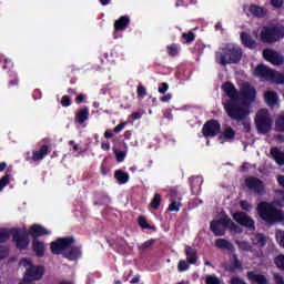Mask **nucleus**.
I'll use <instances>...</instances> for the list:
<instances>
[{
    "label": "nucleus",
    "instance_id": "obj_1",
    "mask_svg": "<svg viewBox=\"0 0 284 284\" xmlns=\"http://www.w3.org/2000/svg\"><path fill=\"white\" fill-rule=\"evenodd\" d=\"M222 90L226 97L231 99L223 102L222 105L232 121L241 122L244 121L246 116H250V110L239 102V91L236 90V87H234V83L225 82L222 85Z\"/></svg>",
    "mask_w": 284,
    "mask_h": 284
},
{
    "label": "nucleus",
    "instance_id": "obj_2",
    "mask_svg": "<svg viewBox=\"0 0 284 284\" xmlns=\"http://www.w3.org/2000/svg\"><path fill=\"white\" fill-rule=\"evenodd\" d=\"M74 237H62L51 243L52 254H63L69 261H77L81 256V250L72 246Z\"/></svg>",
    "mask_w": 284,
    "mask_h": 284
},
{
    "label": "nucleus",
    "instance_id": "obj_3",
    "mask_svg": "<svg viewBox=\"0 0 284 284\" xmlns=\"http://www.w3.org/2000/svg\"><path fill=\"white\" fill-rule=\"evenodd\" d=\"M215 59L220 65L241 63V59H243V49L234 44H227L226 47L222 48L221 52L215 54Z\"/></svg>",
    "mask_w": 284,
    "mask_h": 284
},
{
    "label": "nucleus",
    "instance_id": "obj_4",
    "mask_svg": "<svg viewBox=\"0 0 284 284\" xmlns=\"http://www.w3.org/2000/svg\"><path fill=\"white\" fill-rule=\"evenodd\" d=\"M11 234H13V241L18 250H26V247H28L30 240H28L26 229H13L11 231L0 229V243H6Z\"/></svg>",
    "mask_w": 284,
    "mask_h": 284
},
{
    "label": "nucleus",
    "instance_id": "obj_5",
    "mask_svg": "<svg viewBox=\"0 0 284 284\" xmlns=\"http://www.w3.org/2000/svg\"><path fill=\"white\" fill-rule=\"evenodd\" d=\"M225 227H229L233 234H241V227L223 213L219 220L211 223V230L215 236H225Z\"/></svg>",
    "mask_w": 284,
    "mask_h": 284
},
{
    "label": "nucleus",
    "instance_id": "obj_6",
    "mask_svg": "<svg viewBox=\"0 0 284 284\" xmlns=\"http://www.w3.org/2000/svg\"><path fill=\"white\" fill-rule=\"evenodd\" d=\"M262 43H277L284 39V27L278 24L264 26L260 33Z\"/></svg>",
    "mask_w": 284,
    "mask_h": 284
},
{
    "label": "nucleus",
    "instance_id": "obj_7",
    "mask_svg": "<svg viewBox=\"0 0 284 284\" xmlns=\"http://www.w3.org/2000/svg\"><path fill=\"white\" fill-rule=\"evenodd\" d=\"M255 128L258 134H270L272 132V125H274V120L267 109H260L255 115Z\"/></svg>",
    "mask_w": 284,
    "mask_h": 284
},
{
    "label": "nucleus",
    "instance_id": "obj_8",
    "mask_svg": "<svg viewBox=\"0 0 284 284\" xmlns=\"http://www.w3.org/2000/svg\"><path fill=\"white\" fill-rule=\"evenodd\" d=\"M257 212L263 221L266 223H276L278 221H283V212L276 210L274 204H270L266 202H262L257 206Z\"/></svg>",
    "mask_w": 284,
    "mask_h": 284
},
{
    "label": "nucleus",
    "instance_id": "obj_9",
    "mask_svg": "<svg viewBox=\"0 0 284 284\" xmlns=\"http://www.w3.org/2000/svg\"><path fill=\"white\" fill-rule=\"evenodd\" d=\"M21 267H24V278L29 281H41L43 278V266L32 264V260L22 258L20 261Z\"/></svg>",
    "mask_w": 284,
    "mask_h": 284
},
{
    "label": "nucleus",
    "instance_id": "obj_10",
    "mask_svg": "<svg viewBox=\"0 0 284 284\" xmlns=\"http://www.w3.org/2000/svg\"><path fill=\"white\" fill-rule=\"evenodd\" d=\"M202 134L204 139H214L221 134V122L216 119L206 121L202 126Z\"/></svg>",
    "mask_w": 284,
    "mask_h": 284
},
{
    "label": "nucleus",
    "instance_id": "obj_11",
    "mask_svg": "<svg viewBox=\"0 0 284 284\" xmlns=\"http://www.w3.org/2000/svg\"><path fill=\"white\" fill-rule=\"evenodd\" d=\"M263 57L265 61H268V63H272V65H283L284 63L283 55L278 54V52L272 49L263 50Z\"/></svg>",
    "mask_w": 284,
    "mask_h": 284
},
{
    "label": "nucleus",
    "instance_id": "obj_12",
    "mask_svg": "<svg viewBox=\"0 0 284 284\" xmlns=\"http://www.w3.org/2000/svg\"><path fill=\"white\" fill-rule=\"evenodd\" d=\"M234 221L239 223L240 225H243V227H247V230H255L254 220L250 217V215L245 214L244 212H237L233 214Z\"/></svg>",
    "mask_w": 284,
    "mask_h": 284
},
{
    "label": "nucleus",
    "instance_id": "obj_13",
    "mask_svg": "<svg viewBox=\"0 0 284 284\" xmlns=\"http://www.w3.org/2000/svg\"><path fill=\"white\" fill-rule=\"evenodd\" d=\"M274 74V70L270 69L265 64H258L254 70V75L260 79H265V81H272V77Z\"/></svg>",
    "mask_w": 284,
    "mask_h": 284
},
{
    "label": "nucleus",
    "instance_id": "obj_14",
    "mask_svg": "<svg viewBox=\"0 0 284 284\" xmlns=\"http://www.w3.org/2000/svg\"><path fill=\"white\" fill-rule=\"evenodd\" d=\"M246 16L254 17L255 19H265L267 17V9L258 4H251L247 8Z\"/></svg>",
    "mask_w": 284,
    "mask_h": 284
},
{
    "label": "nucleus",
    "instance_id": "obj_15",
    "mask_svg": "<svg viewBox=\"0 0 284 284\" xmlns=\"http://www.w3.org/2000/svg\"><path fill=\"white\" fill-rule=\"evenodd\" d=\"M241 97L245 103H254L256 101V89L246 84L241 89Z\"/></svg>",
    "mask_w": 284,
    "mask_h": 284
},
{
    "label": "nucleus",
    "instance_id": "obj_16",
    "mask_svg": "<svg viewBox=\"0 0 284 284\" xmlns=\"http://www.w3.org/2000/svg\"><path fill=\"white\" fill-rule=\"evenodd\" d=\"M246 186L248 187V190H252L257 194H265V186L263 185V182L256 178L247 179Z\"/></svg>",
    "mask_w": 284,
    "mask_h": 284
},
{
    "label": "nucleus",
    "instance_id": "obj_17",
    "mask_svg": "<svg viewBox=\"0 0 284 284\" xmlns=\"http://www.w3.org/2000/svg\"><path fill=\"white\" fill-rule=\"evenodd\" d=\"M88 119H90V108L84 106V108L80 109L79 111H77L75 118H74V123H77L78 125H83V123H85V121H88Z\"/></svg>",
    "mask_w": 284,
    "mask_h": 284
},
{
    "label": "nucleus",
    "instance_id": "obj_18",
    "mask_svg": "<svg viewBox=\"0 0 284 284\" xmlns=\"http://www.w3.org/2000/svg\"><path fill=\"white\" fill-rule=\"evenodd\" d=\"M29 234L37 239L39 236H48V234H51V232L43 227L41 224H34L30 227Z\"/></svg>",
    "mask_w": 284,
    "mask_h": 284
},
{
    "label": "nucleus",
    "instance_id": "obj_19",
    "mask_svg": "<svg viewBox=\"0 0 284 284\" xmlns=\"http://www.w3.org/2000/svg\"><path fill=\"white\" fill-rule=\"evenodd\" d=\"M130 26V17L122 16L120 19L114 21V32H123V30H128Z\"/></svg>",
    "mask_w": 284,
    "mask_h": 284
},
{
    "label": "nucleus",
    "instance_id": "obj_20",
    "mask_svg": "<svg viewBox=\"0 0 284 284\" xmlns=\"http://www.w3.org/2000/svg\"><path fill=\"white\" fill-rule=\"evenodd\" d=\"M264 100L268 108H275L278 105V93L276 91H265Z\"/></svg>",
    "mask_w": 284,
    "mask_h": 284
},
{
    "label": "nucleus",
    "instance_id": "obj_21",
    "mask_svg": "<svg viewBox=\"0 0 284 284\" xmlns=\"http://www.w3.org/2000/svg\"><path fill=\"white\" fill-rule=\"evenodd\" d=\"M240 37L245 48H248V50H255L256 40H254L252 36H250L247 32H242Z\"/></svg>",
    "mask_w": 284,
    "mask_h": 284
},
{
    "label": "nucleus",
    "instance_id": "obj_22",
    "mask_svg": "<svg viewBox=\"0 0 284 284\" xmlns=\"http://www.w3.org/2000/svg\"><path fill=\"white\" fill-rule=\"evenodd\" d=\"M184 254L190 265H196V261H199V254L192 246H186L184 250Z\"/></svg>",
    "mask_w": 284,
    "mask_h": 284
},
{
    "label": "nucleus",
    "instance_id": "obj_23",
    "mask_svg": "<svg viewBox=\"0 0 284 284\" xmlns=\"http://www.w3.org/2000/svg\"><path fill=\"white\" fill-rule=\"evenodd\" d=\"M236 138V131L232 126H226L224 131L219 135V139L222 141H234Z\"/></svg>",
    "mask_w": 284,
    "mask_h": 284
},
{
    "label": "nucleus",
    "instance_id": "obj_24",
    "mask_svg": "<svg viewBox=\"0 0 284 284\" xmlns=\"http://www.w3.org/2000/svg\"><path fill=\"white\" fill-rule=\"evenodd\" d=\"M33 252H36V256H44L45 255V243L34 239L32 242Z\"/></svg>",
    "mask_w": 284,
    "mask_h": 284
},
{
    "label": "nucleus",
    "instance_id": "obj_25",
    "mask_svg": "<svg viewBox=\"0 0 284 284\" xmlns=\"http://www.w3.org/2000/svg\"><path fill=\"white\" fill-rule=\"evenodd\" d=\"M247 276H248V281H251V283L267 284V277H265L264 275L256 274L254 272H248Z\"/></svg>",
    "mask_w": 284,
    "mask_h": 284
},
{
    "label": "nucleus",
    "instance_id": "obj_26",
    "mask_svg": "<svg viewBox=\"0 0 284 284\" xmlns=\"http://www.w3.org/2000/svg\"><path fill=\"white\" fill-rule=\"evenodd\" d=\"M50 152V146L42 145L39 151L33 152V161H41L43 158L48 156V153Z\"/></svg>",
    "mask_w": 284,
    "mask_h": 284
},
{
    "label": "nucleus",
    "instance_id": "obj_27",
    "mask_svg": "<svg viewBox=\"0 0 284 284\" xmlns=\"http://www.w3.org/2000/svg\"><path fill=\"white\" fill-rule=\"evenodd\" d=\"M251 241L253 245H256L257 247H265V243H267V240L263 234L252 235Z\"/></svg>",
    "mask_w": 284,
    "mask_h": 284
},
{
    "label": "nucleus",
    "instance_id": "obj_28",
    "mask_svg": "<svg viewBox=\"0 0 284 284\" xmlns=\"http://www.w3.org/2000/svg\"><path fill=\"white\" fill-rule=\"evenodd\" d=\"M215 246H217L220 250H227L229 252H232V250H234V245H232V243L227 242V240L225 239L216 240Z\"/></svg>",
    "mask_w": 284,
    "mask_h": 284
},
{
    "label": "nucleus",
    "instance_id": "obj_29",
    "mask_svg": "<svg viewBox=\"0 0 284 284\" xmlns=\"http://www.w3.org/2000/svg\"><path fill=\"white\" fill-rule=\"evenodd\" d=\"M271 156L276 161L278 165H284V154L278 149L271 150Z\"/></svg>",
    "mask_w": 284,
    "mask_h": 284
},
{
    "label": "nucleus",
    "instance_id": "obj_30",
    "mask_svg": "<svg viewBox=\"0 0 284 284\" xmlns=\"http://www.w3.org/2000/svg\"><path fill=\"white\" fill-rule=\"evenodd\" d=\"M0 61H3L2 70H7L8 74H12V68H14V62L12 60L3 58V55L0 54Z\"/></svg>",
    "mask_w": 284,
    "mask_h": 284
},
{
    "label": "nucleus",
    "instance_id": "obj_31",
    "mask_svg": "<svg viewBox=\"0 0 284 284\" xmlns=\"http://www.w3.org/2000/svg\"><path fill=\"white\" fill-rule=\"evenodd\" d=\"M271 81L273 83H276V85H284V72L281 73L278 71H273V75L271 78Z\"/></svg>",
    "mask_w": 284,
    "mask_h": 284
},
{
    "label": "nucleus",
    "instance_id": "obj_32",
    "mask_svg": "<svg viewBox=\"0 0 284 284\" xmlns=\"http://www.w3.org/2000/svg\"><path fill=\"white\" fill-rule=\"evenodd\" d=\"M114 176L119 183H128L130 181V174L123 171H115Z\"/></svg>",
    "mask_w": 284,
    "mask_h": 284
},
{
    "label": "nucleus",
    "instance_id": "obj_33",
    "mask_svg": "<svg viewBox=\"0 0 284 284\" xmlns=\"http://www.w3.org/2000/svg\"><path fill=\"white\" fill-rule=\"evenodd\" d=\"M169 57H176L179 54V50H181V44L172 43L166 47Z\"/></svg>",
    "mask_w": 284,
    "mask_h": 284
},
{
    "label": "nucleus",
    "instance_id": "obj_34",
    "mask_svg": "<svg viewBox=\"0 0 284 284\" xmlns=\"http://www.w3.org/2000/svg\"><path fill=\"white\" fill-rule=\"evenodd\" d=\"M275 130L276 132H284V114H280L275 119Z\"/></svg>",
    "mask_w": 284,
    "mask_h": 284
},
{
    "label": "nucleus",
    "instance_id": "obj_35",
    "mask_svg": "<svg viewBox=\"0 0 284 284\" xmlns=\"http://www.w3.org/2000/svg\"><path fill=\"white\" fill-rule=\"evenodd\" d=\"M9 77H10V80L8 83V88H14L16 85H19V75L17 74V72H11Z\"/></svg>",
    "mask_w": 284,
    "mask_h": 284
},
{
    "label": "nucleus",
    "instance_id": "obj_36",
    "mask_svg": "<svg viewBox=\"0 0 284 284\" xmlns=\"http://www.w3.org/2000/svg\"><path fill=\"white\" fill-rule=\"evenodd\" d=\"M273 205H275L276 207H284V192L283 191L278 192L277 197L273 202Z\"/></svg>",
    "mask_w": 284,
    "mask_h": 284
},
{
    "label": "nucleus",
    "instance_id": "obj_37",
    "mask_svg": "<svg viewBox=\"0 0 284 284\" xmlns=\"http://www.w3.org/2000/svg\"><path fill=\"white\" fill-rule=\"evenodd\" d=\"M136 93H138V99H145V97H148V89L143 87V84H139Z\"/></svg>",
    "mask_w": 284,
    "mask_h": 284
},
{
    "label": "nucleus",
    "instance_id": "obj_38",
    "mask_svg": "<svg viewBox=\"0 0 284 284\" xmlns=\"http://www.w3.org/2000/svg\"><path fill=\"white\" fill-rule=\"evenodd\" d=\"M182 39H184L186 43H192L195 41L196 34H194L192 31H189L187 33H182Z\"/></svg>",
    "mask_w": 284,
    "mask_h": 284
},
{
    "label": "nucleus",
    "instance_id": "obj_39",
    "mask_svg": "<svg viewBox=\"0 0 284 284\" xmlns=\"http://www.w3.org/2000/svg\"><path fill=\"white\" fill-rule=\"evenodd\" d=\"M159 205H161V195L159 193H155L151 202V207H153V210H159Z\"/></svg>",
    "mask_w": 284,
    "mask_h": 284
},
{
    "label": "nucleus",
    "instance_id": "obj_40",
    "mask_svg": "<svg viewBox=\"0 0 284 284\" xmlns=\"http://www.w3.org/2000/svg\"><path fill=\"white\" fill-rule=\"evenodd\" d=\"M186 270H190V264L187 263V260H182L178 264V271L179 272H186Z\"/></svg>",
    "mask_w": 284,
    "mask_h": 284
},
{
    "label": "nucleus",
    "instance_id": "obj_41",
    "mask_svg": "<svg viewBox=\"0 0 284 284\" xmlns=\"http://www.w3.org/2000/svg\"><path fill=\"white\" fill-rule=\"evenodd\" d=\"M62 108H70L72 105V99L70 95H63L60 101Z\"/></svg>",
    "mask_w": 284,
    "mask_h": 284
},
{
    "label": "nucleus",
    "instance_id": "obj_42",
    "mask_svg": "<svg viewBox=\"0 0 284 284\" xmlns=\"http://www.w3.org/2000/svg\"><path fill=\"white\" fill-rule=\"evenodd\" d=\"M274 263L278 270L284 271V255L276 256Z\"/></svg>",
    "mask_w": 284,
    "mask_h": 284
},
{
    "label": "nucleus",
    "instance_id": "obj_43",
    "mask_svg": "<svg viewBox=\"0 0 284 284\" xmlns=\"http://www.w3.org/2000/svg\"><path fill=\"white\" fill-rule=\"evenodd\" d=\"M237 245L243 252H252V245L245 241L237 242Z\"/></svg>",
    "mask_w": 284,
    "mask_h": 284
},
{
    "label": "nucleus",
    "instance_id": "obj_44",
    "mask_svg": "<svg viewBox=\"0 0 284 284\" xmlns=\"http://www.w3.org/2000/svg\"><path fill=\"white\" fill-rule=\"evenodd\" d=\"M114 152H115L116 161L119 163H121L125 160V156L128 154L125 151H119V150L114 149Z\"/></svg>",
    "mask_w": 284,
    "mask_h": 284
},
{
    "label": "nucleus",
    "instance_id": "obj_45",
    "mask_svg": "<svg viewBox=\"0 0 284 284\" xmlns=\"http://www.w3.org/2000/svg\"><path fill=\"white\" fill-rule=\"evenodd\" d=\"M275 236L280 246L284 248V231H276Z\"/></svg>",
    "mask_w": 284,
    "mask_h": 284
},
{
    "label": "nucleus",
    "instance_id": "obj_46",
    "mask_svg": "<svg viewBox=\"0 0 284 284\" xmlns=\"http://www.w3.org/2000/svg\"><path fill=\"white\" fill-rule=\"evenodd\" d=\"M8 183H10V174H7V175L1 178V180H0V192L3 191V187H6V185H8Z\"/></svg>",
    "mask_w": 284,
    "mask_h": 284
},
{
    "label": "nucleus",
    "instance_id": "obj_47",
    "mask_svg": "<svg viewBox=\"0 0 284 284\" xmlns=\"http://www.w3.org/2000/svg\"><path fill=\"white\" fill-rule=\"evenodd\" d=\"M206 284H221V280L214 275H209L206 277Z\"/></svg>",
    "mask_w": 284,
    "mask_h": 284
},
{
    "label": "nucleus",
    "instance_id": "obj_48",
    "mask_svg": "<svg viewBox=\"0 0 284 284\" xmlns=\"http://www.w3.org/2000/svg\"><path fill=\"white\" fill-rule=\"evenodd\" d=\"M9 254H10V251H8V247L0 246V261L1 258H8Z\"/></svg>",
    "mask_w": 284,
    "mask_h": 284
},
{
    "label": "nucleus",
    "instance_id": "obj_49",
    "mask_svg": "<svg viewBox=\"0 0 284 284\" xmlns=\"http://www.w3.org/2000/svg\"><path fill=\"white\" fill-rule=\"evenodd\" d=\"M181 205L179 204V202L173 201L170 205H169V212H179Z\"/></svg>",
    "mask_w": 284,
    "mask_h": 284
},
{
    "label": "nucleus",
    "instance_id": "obj_50",
    "mask_svg": "<svg viewBox=\"0 0 284 284\" xmlns=\"http://www.w3.org/2000/svg\"><path fill=\"white\" fill-rule=\"evenodd\" d=\"M85 99H87V95L84 93H80L74 99V102L77 103V105H81V103L85 102Z\"/></svg>",
    "mask_w": 284,
    "mask_h": 284
},
{
    "label": "nucleus",
    "instance_id": "obj_51",
    "mask_svg": "<svg viewBox=\"0 0 284 284\" xmlns=\"http://www.w3.org/2000/svg\"><path fill=\"white\" fill-rule=\"evenodd\" d=\"M168 90H170V84H168V82H163L161 87H159L158 92H160V94H165Z\"/></svg>",
    "mask_w": 284,
    "mask_h": 284
},
{
    "label": "nucleus",
    "instance_id": "obj_52",
    "mask_svg": "<svg viewBox=\"0 0 284 284\" xmlns=\"http://www.w3.org/2000/svg\"><path fill=\"white\" fill-rule=\"evenodd\" d=\"M240 121H243L242 125L244 128V131L245 132H252V123L247 120H240Z\"/></svg>",
    "mask_w": 284,
    "mask_h": 284
},
{
    "label": "nucleus",
    "instance_id": "obj_53",
    "mask_svg": "<svg viewBox=\"0 0 284 284\" xmlns=\"http://www.w3.org/2000/svg\"><path fill=\"white\" fill-rule=\"evenodd\" d=\"M152 245H154V240H148L140 246V250H148L152 247Z\"/></svg>",
    "mask_w": 284,
    "mask_h": 284
},
{
    "label": "nucleus",
    "instance_id": "obj_54",
    "mask_svg": "<svg viewBox=\"0 0 284 284\" xmlns=\"http://www.w3.org/2000/svg\"><path fill=\"white\" fill-rule=\"evenodd\" d=\"M128 124V122H122L120 124H118L114 129H113V132L115 134H119V132H121L122 130L125 129V125Z\"/></svg>",
    "mask_w": 284,
    "mask_h": 284
},
{
    "label": "nucleus",
    "instance_id": "obj_55",
    "mask_svg": "<svg viewBox=\"0 0 284 284\" xmlns=\"http://www.w3.org/2000/svg\"><path fill=\"white\" fill-rule=\"evenodd\" d=\"M283 0H271V6L276 9L283 8Z\"/></svg>",
    "mask_w": 284,
    "mask_h": 284
},
{
    "label": "nucleus",
    "instance_id": "obj_56",
    "mask_svg": "<svg viewBox=\"0 0 284 284\" xmlns=\"http://www.w3.org/2000/svg\"><path fill=\"white\" fill-rule=\"evenodd\" d=\"M240 207H242L246 212H250V210H252V205L247 201H241Z\"/></svg>",
    "mask_w": 284,
    "mask_h": 284
},
{
    "label": "nucleus",
    "instance_id": "obj_57",
    "mask_svg": "<svg viewBox=\"0 0 284 284\" xmlns=\"http://www.w3.org/2000/svg\"><path fill=\"white\" fill-rule=\"evenodd\" d=\"M139 225H141L143 230H148V227H150L148 220H145L143 216L139 217Z\"/></svg>",
    "mask_w": 284,
    "mask_h": 284
},
{
    "label": "nucleus",
    "instance_id": "obj_58",
    "mask_svg": "<svg viewBox=\"0 0 284 284\" xmlns=\"http://www.w3.org/2000/svg\"><path fill=\"white\" fill-rule=\"evenodd\" d=\"M172 99V93H168L163 97L160 98V101H162V103H168L169 101H171Z\"/></svg>",
    "mask_w": 284,
    "mask_h": 284
},
{
    "label": "nucleus",
    "instance_id": "obj_59",
    "mask_svg": "<svg viewBox=\"0 0 284 284\" xmlns=\"http://www.w3.org/2000/svg\"><path fill=\"white\" fill-rule=\"evenodd\" d=\"M233 265L234 267L239 268L241 267V261H239V257H236V255H233Z\"/></svg>",
    "mask_w": 284,
    "mask_h": 284
},
{
    "label": "nucleus",
    "instance_id": "obj_60",
    "mask_svg": "<svg viewBox=\"0 0 284 284\" xmlns=\"http://www.w3.org/2000/svg\"><path fill=\"white\" fill-rule=\"evenodd\" d=\"M274 278H275L276 284H284V280L281 275L275 274Z\"/></svg>",
    "mask_w": 284,
    "mask_h": 284
},
{
    "label": "nucleus",
    "instance_id": "obj_61",
    "mask_svg": "<svg viewBox=\"0 0 284 284\" xmlns=\"http://www.w3.org/2000/svg\"><path fill=\"white\" fill-rule=\"evenodd\" d=\"M114 136V133H112V131L106 130L104 132V139H112Z\"/></svg>",
    "mask_w": 284,
    "mask_h": 284
},
{
    "label": "nucleus",
    "instance_id": "obj_62",
    "mask_svg": "<svg viewBox=\"0 0 284 284\" xmlns=\"http://www.w3.org/2000/svg\"><path fill=\"white\" fill-rule=\"evenodd\" d=\"M131 119H133L134 121L141 119V113H140V112H133V113L131 114Z\"/></svg>",
    "mask_w": 284,
    "mask_h": 284
},
{
    "label": "nucleus",
    "instance_id": "obj_63",
    "mask_svg": "<svg viewBox=\"0 0 284 284\" xmlns=\"http://www.w3.org/2000/svg\"><path fill=\"white\" fill-rule=\"evenodd\" d=\"M33 99H41V91L40 90H34L33 91Z\"/></svg>",
    "mask_w": 284,
    "mask_h": 284
},
{
    "label": "nucleus",
    "instance_id": "obj_64",
    "mask_svg": "<svg viewBox=\"0 0 284 284\" xmlns=\"http://www.w3.org/2000/svg\"><path fill=\"white\" fill-rule=\"evenodd\" d=\"M131 138H132V131H125L124 139H131Z\"/></svg>",
    "mask_w": 284,
    "mask_h": 284
}]
</instances>
